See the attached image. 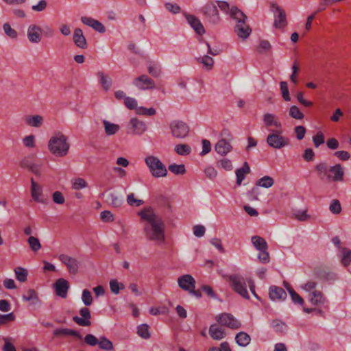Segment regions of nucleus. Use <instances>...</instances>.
<instances>
[{"label":"nucleus","instance_id":"1","mask_svg":"<svg viewBox=\"0 0 351 351\" xmlns=\"http://www.w3.org/2000/svg\"><path fill=\"white\" fill-rule=\"evenodd\" d=\"M146 221L144 226L145 237L148 240L160 244L165 241V224L162 219L152 210H145L139 213Z\"/></svg>","mask_w":351,"mask_h":351},{"label":"nucleus","instance_id":"2","mask_svg":"<svg viewBox=\"0 0 351 351\" xmlns=\"http://www.w3.org/2000/svg\"><path fill=\"white\" fill-rule=\"evenodd\" d=\"M230 17L237 22L234 27V32L238 36L243 39L247 38L252 32L251 28L245 23L247 16L237 7H232L230 10Z\"/></svg>","mask_w":351,"mask_h":351},{"label":"nucleus","instance_id":"3","mask_svg":"<svg viewBox=\"0 0 351 351\" xmlns=\"http://www.w3.org/2000/svg\"><path fill=\"white\" fill-rule=\"evenodd\" d=\"M67 141V137L59 132L49 139L48 149L53 155L63 157L67 154L70 147Z\"/></svg>","mask_w":351,"mask_h":351},{"label":"nucleus","instance_id":"4","mask_svg":"<svg viewBox=\"0 0 351 351\" xmlns=\"http://www.w3.org/2000/svg\"><path fill=\"white\" fill-rule=\"evenodd\" d=\"M145 162L151 173L155 178L166 177L168 171L166 166L156 156H148L145 158Z\"/></svg>","mask_w":351,"mask_h":351},{"label":"nucleus","instance_id":"5","mask_svg":"<svg viewBox=\"0 0 351 351\" xmlns=\"http://www.w3.org/2000/svg\"><path fill=\"white\" fill-rule=\"evenodd\" d=\"M228 278L231 288L243 298L249 300L250 295L244 278L239 274L230 275Z\"/></svg>","mask_w":351,"mask_h":351},{"label":"nucleus","instance_id":"6","mask_svg":"<svg viewBox=\"0 0 351 351\" xmlns=\"http://www.w3.org/2000/svg\"><path fill=\"white\" fill-rule=\"evenodd\" d=\"M84 342L90 346H98L105 351H112L114 346L112 342L104 336L97 338L94 335L88 334L84 339Z\"/></svg>","mask_w":351,"mask_h":351},{"label":"nucleus","instance_id":"7","mask_svg":"<svg viewBox=\"0 0 351 351\" xmlns=\"http://www.w3.org/2000/svg\"><path fill=\"white\" fill-rule=\"evenodd\" d=\"M172 136L177 138H184L189 132V125L181 120H173L169 124Z\"/></svg>","mask_w":351,"mask_h":351},{"label":"nucleus","instance_id":"8","mask_svg":"<svg viewBox=\"0 0 351 351\" xmlns=\"http://www.w3.org/2000/svg\"><path fill=\"white\" fill-rule=\"evenodd\" d=\"M267 143L274 149H280L289 145V139L280 132H272L266 138Z\"/></svg>","mask_w":351,"mask_h":351},{"label":"nucleus","instance_id":"9","mask_svg":"<svg viewBox=\"0 0 351 351\" xmlns=\"http://www.w3.org/2000/svg\"><path fill=\"white\" fill-rule=\"evenodd\" d=\"M202 12L210 23L217 24L220 21V16L217 6L213 1L206 3L202 8Z\"/></svg>","mask_w":351,"mask_h":351},{"label":"nucleus","instance_id":"10","mask_svg":"<svg viewBox=\"0 0 351 351\" xmlns=\"http://www.w3.org/2000/svg\"><path fill=\"white\" fill-rule=\"evenodd\" d=\"M271 11L274 14V25L276 28H283L287 25V16L285 10L276 3L271 5Z\"/></svg>","mask_w":351,"mask_h":351},{"label":"nucleus","instance_id":"11","mask_svg":"<svg viewBox=\"0 0 351 351\" xmlns=\"http://www.w3.org/2000/svg\"><path fill=\"white\" fill-rule=\"evenodd\" d=\"M216 320L222 326L231 329H238L241 326V322L230 313H221L216 316Z\"/></svg>","mask_w":351,"mask_h":351},{"label":"nucleus","instance_id":"12","mask_svg":"<svg viewBox=\"0 0 351 351\" xmlns=\"http://www.w3.org/2000/svg\"><path fill=\"white\" fill-rule=\"evenodd\" d=\"M147 129L146 123L137 118H132L127 125V132L133 135H142Z\"/></svg>","mask_w":351,"mask_h":351},{"label":"nucleus","instance_id":"13","mask_svg":"<svg viewBox=\"0 0 351 351\" xmlns=\"http://www.w3.org/2000/svg\"><path fill=\"white\" fill-rule=\"evenodd\" d=\"M59 259L66 266L70 274H75L77 273L80 267V262L76 258L66 254H60L59 256Z\"/></svg>","mask_w":351,"mask_h":351},{"label":"nucleus","instance_id":"14","mask_svg":"<svg viewBox=\"0 0 351 351\" xmlns=\"http://www.w3.org/2000/svg\"><path fill=\"white\" fill-rule=\"evenodd\" d=\"M133 84L141 90L153 89L155 88L154 81L146 75H141L136 77Z\"/></svg>","mask_w":351,"mask_h":351},{"label":"nucleus","instance_id":"15","mask_svg":"<svg viewBox=\"0 0 351 351\" xmlns=\"http://www.w3.org/2000/svg\"><path fill=\"white\" fill-rule=\"evenodd\" d=\"M41 32L42 29L38 25L31 24L27 30L28 40L33 44L39 43L42 39Z\"/></svg>","mask_w":351,"mask_h":351},{"label":"nucleus","instance_id":"16","mask_svg":"<svg viewBox=\"0 0 351 351\" xmlns=\"http://www.w3.org/2000/svg\"><path fill=\"white\" fill-rule=\"evenodd\" d=\"M80 317L74 316L73 317V322L81 326H89L91 325L90 318V311L86 307H82L80 309Z\"/></svg>","mask_w":351,"mask_h":351},{"label":"nucleus","instance_id":"17","mask_svg":"<svg viewBox=\"0 0 351 351\" xmlns=\"http://www.w3.org/2000/svg\"><path fill=\"white\" fill-rule=\"evenodd\" d=\"M330 166L326 162H320L315 165V170L317 173V177L320 180L324 182H329Z\"/></svg>","mask_w":351,"mask_h":351},{"label":"nucleus","instance_id":"18","mask_svg":"<svg viewBox=\"0 0 351 351\" xmlns=\"http://www.w3.org/2000/svg\"><path fill=\"white\" fill-rule=\"evenodd\" d=\"M53 287L57 295L62 298H65L67 296V292L69 289V283L64 278L58 279L53 284Z\"/></svg>","mask_w":351,"mask_h":351},{"label":"nucleus","instance_id":"19","mask_svg":"<svg viewBox=\"0 0 351 351\" xmlns=\"http://www.w3.org/2000/svg\"><path fill=\"white\" fill-rule=\"evenodd\" d=\"M329 173L330 177L329 182L343 181L344 170L340 164L330 166Z\"/></svg>","mask_w":351,"mask_h":351},{"label":"nucleus","instance_id":"20","mask_svg":"<svg viewBox=\"0 0 351 351\" xmlns=\"http://www.w3.org/2000/svg\"><path fill=\"white\" fill-rule=\"evenodd\" d=\"M178 283L179 287L185 291L192 290L193 288H195V280L189 274H185L179 277Z\"/></svg>","mask_w":351,"mask_h":351},{"label":"nucleus","instance_id":"21","mask_svg":"<svg viewBox=\"0 0 351 351\" xmlns=\"http://www.w3.org/2000/svg\"><path fill=\"white\" fill-rule=\"evenodd\" d=\"M73 40L75 45L80 49H86L88 43L83 32L80 28H75L73 35Z\"/></svg>","mask_w":351,"mask_h":351},{"label":"nucleus","instance_id":"22","mask_svg":"<svg viewBox=\"0 0 351 351\" xmlns=\"http://www.w3.org/2000/svg\"><path fill=\"white\" fill-rule=\"evenodd\" d=\"M187 22L189 23L191 27L195 30V32L199 34L202 35L205 32L204 27L202 24L201 21L195 16L188 14L186 16Z\"/></svg>","mask_w":351,"mask_h":351},{"label":"nucleus","instance_id":"23","mask_svg":"<svg viewBox=\"0 0 351 351\" xmlns=\"http://www.w3.org/2000/svg\"><path fill=\"white\" fill-rule=\"evenodd\" d=\"M42 195V186L37 184L33 178H31V195L33 199L37 202L43 203Z\"/></svg>","mask_w":351,"mask_h":351},{"label":"nucleus","instance_id":"24","mask_svg":"<svg viewBox=\"0 0 351 351\" xmlns=\"http://www.w3.org/2000/svg\"><path fill=\"white\" fill-rule=\"evenodd\" d=\"M269 298L271 300H285L287 298L285 291L279 287L271 286L269 288Z\"/></svg>","mask_w":351,"mask_h":351},{"label":"nucleus","instance_id":"25","mask_svg":"<svg viewBox=\"0 0 351 351\" xmlns=\"http://www.w3.org/2000/svg\"><path fill=\"white\" fill-rule=\"evenodd\" d=\"M250 172V167L247 162H245L243 166L237 169L235 171L237 176V184L240 186L242 181L245 179V175Z\"/></svg>","mask_w":351,"mask_h":351},{"label":"nucleus","instance_id":"26","mask_svg":"<svg viewBox=\"0 0 351 351\" xmlns=\"http://www.w3.org/2000/svg\"><path fill=\"white\" fill-rule=\"evenodd\" d=\"M263 121L266 127L275 126L277 128H280L282 126L276 115L271 113L265 114L263 117Z\"/></svg>","mask_w":351,"mask_h":351},{"label":"nucleus","instance_id":"27","mask_svg":"<svg viewBox=\"0 0 351 351\" xmlns=\"http://www.w3.org/2000/svg\"><path fill=\"white\" fill-rule=\"evenodd\" d=\"M232 149L230 143L224 139L219 140L215 145V150L220 155H226Z\"/></svg>","mask_w":351,"mask_h":351},{"label":"nucleus","instance_id":"28","mask_svg":"<svg viewBox=\"0 0 351 351\" xmlns=\"http://www.w3.org/2000/svg\"><path fill=\"white\" fill-rule=\"evenodd\" d=\"M209 335L215 340H221L226 337L224 330L218 327L216 324H212L210 326Z\"/></svg>","mask_w":351,"mask_h":351},{"label":"nucleus","instance_id":"29","mask_svg":"<svg viewBox=\"0 0 351 351\" xmlns=\"http://www.w3.org/2000/svg\"><path fill=\"white\" fill-rule=\"evenodd\" d=\"M308 299L310 302L313 305L323 304L326 301L322 292L317 290L312 291L309 294Z\"/></svg>","mask_w":351,"mask_h":351},{"label":"nucleus","instance_id":"30","mask_svg":"<svg viewBox=\"0 0 351 351\" xmlns=\"http://www.w3.org/2000/svg\"><path fill=\"white\" fill-rule=\"evenodd\" d=\"M236 343L241 347H245L251 341L250 336L245 332H239L235 336Z\"/></svg>","mask_w":351,"mask_h":351},{"label":"nucleus","instance_id":"31","mask_svg":"<svg viewBox=\"0 0 351 351\" xmlns=\"http://www.w3.org/2000/svg\"><path fill=\"white\" fill-rule=\"evenodd\" d=\"M53 335L55 336H74L78 339H82V336L77 331L69 328H57L53 331Z\"/></svg>","mask_w":351,"mask_h":351},{"label":"nucleus","instance_id":"32","mask_svg":"<svg viewBox=\"0 0 351 351\" xmlns=\"http://www.w3.org/2000/svg\"><path fill=\"white\" fill-rule=\"evenodd\" d=\"M103 123L104 125L105 133L108 136L114 135L120 130L119 125L110 123L107 120H104Z\"/></svg>","mask_w":351,"mask_h":351},{"label":"nucleus","instance_id":"33","mask_svg":"<svg viewBox=\"0 0 351 351\" xmlns=\"http://www.w3.org/2000/svg\"><path fill=\"white\" fill-rule=\"evenodd\" d=\"M271 325L274 331L277 333L283 334L287 330V324L280 319H276L272 320Z\"/></svg>","mask_w":351,"mask_h":351},{"label":"nucleus","instance_id":"34","mask_svg":"<svg viewBox=\"0 0 351 351\" xmlns=\"http://www.w3.org/2000/svg\"><path fill=\"white\" fill-rule=\"evenodd\" d=\"M251 239L254 247L257 250L260 251L267 250V243L263 237L259 236H253Z\"/></svg>","mask_w":351,"mask_h":351},{"label":"nucleus","instance_id":"35","mask_svg":"<svg viewBox=\"0 0 351 351\" xmlns=\"http://www.w3.org/2000/svg\"><path fill=\"white\" fill-rule=\"evenodd\" d=\"M25 122L29 126L38 128L43 124V118L40 115L27 116Z\"/></svg>","mask_w":351,"mask_h":351},{"label":"nucleus","instance_id":"36","mask_svg":"<svg viewBox=\"0 0 351 351\" xmlns=\"http://www.w3.org/2000/svg\"><path fill=\"white\" fill-rule=\"evenodd\" d=\"M284 284H285V287L287 288V289L291 298L293 302H294L295 304L302 305L304 302L303 298L300 295H299L294 291V289L289 286V285L288 283L285 282Z\"/></svg>","mask_w":351,"mask_h":351},{"label":"nucleus","instance_id":"37","mask_svg":"<svg viewBox=\"0 0 351 351\" xmlns=\"http://www.w3.org/2000/svg\"><path fill=\"white\" fill-rule=\"evenodd\" d=\"M274 180L269 176H265L258 179L256 182V185L257 186L263 187L266 189L270 188L274 185Z\"/></svg>","mask_w":351,"mask_h":351},{"label":"nucleus","instance_id":"38","mask_svg":"<svg viewBox=\"0 0 351 351\" xmlns=\"http://www.w3.org/2000/svg\"><path fill=\"white\" fill-rule=\"evenodd\" d=\"M147 71L154 77H158L161 74L160 65L152 62L148 63Z\"/></svg>","mask_w":351,"mask_h":351},{"label":"nucleus","instance_id":"39","mask_svg":"<svg viewBox=\"0 0 351 351\" xmlns=\"http://www.w3.org/2000/svg\"><path fill=\"white\" fill-rule=\"evenodd\" d=\"M108 201L112 206L119 208L122 205L123 199L114 193H110L108 195Z\"/></svg>","mask_w":351,"mask_h":351},{"label":"nucleus","instance_id":"40","mask_svg":"<svg viewBox=\"0 0 351 351\" xmlns=\"http://www.w3.org/2000/svg\"><path fill=\"white\" fill-rule=\"evenodd\" d=\"M99 78V82L105 90H108L111 86V81L109 77L104 74V72L99 71L97 73Z\"/></svg>","mask_w":351,"mask_h":351},{"label":"nucleus","instance_id":"41","mask_svg":"<svg viewBox=\"0 0 351 351\" xmlns=\"http://www.w3.org/2000/svg\"><path fill=\"white\" fill-rule=\"evenodd\" d=\"M197 61L202 63L207 70L212 69L214 64V60L213 58L205 55L202 58H197Z\"/></svg>","mask_w":351,"mask_h":351},{"label":"nucleus","instance_id":"42","mask_svg":"<svg viewBox=\"0 0 351 351\" xmlns=\"http://www.w3.org/2000/svg\"><path fill=\"white\" fill-rule=\"evenodd\" d=\"M24 301H31L33 304L38 302V297L34 289H29L25 294L23 295Z\"/></svg>","mask_w":351,"mask_h":351},{"label":"nucleus","instance_id":"43","mask_svg":"<svg viewBox=\"0 0 351 351\" xmlns=\"http://www.w3.org/2000/svg\"><path fill=\"white\" fill-rule=\"evenodd\" d=\"M149 328V327L147 324H141L137 327V334L143 339H149L150 337Z\"/></svg>","mask_w":351,"mask_h":351},{"label":"nucleus","instance_id":"44","mask_svg":"<svg viewBox=\"0 0 351 351\" xmlns=\"http://www.w3.org/2000/svg\"><path fill=\"white\" fill-rule=\"evenodd\" d=\"M27 242L29 243L30 249L34 252H37L39 250H40L41 244L38 238L33 236H30L27 239Z\"/></svg>","mask_w":351,"mask_h":351},{"label":"nucleus","instance_id":"45","mask_svg":"<svg viewBox=\"0 0 351 351\" xmlns=\"http://www.w3.org/2000/svg\"><path fill=\"white\" fill-rule=\"evenodd\" d=\"M109 284L111 292L115 295L119 294L120 290H122L125 288L124 285L123 283L119 282L116 279L111 280Z\"/></svg>","mask_w":351,"mask_h":351},{"label":"nucleus","instance_id":"46","mask_svg":"<svg viewBox=\"0 0 351 351\" xmlns=\"http://www.w3.org/2000/svg\"><path fill=\"white\" fill-rule=\"evenodd\" d=\"M14 273L19 281L24 282L27 280V271L24 268L21 267H16L14 269Z\"/></svg>","mask_w":351,"mask_h":351},{"label":"nucleus","instance_id":"47","mask_svg":"<svg viewBox=\"0 0 351 351\" xmlns=\"http://www.w3.org/2000/svg\"><path fill=\"white\" fill-rule=\"evenodd\" d=\"M72 187L75 190H80L87 187L88 184L84 178H77L71 181Z\"/></svg>","mask_w":351,"mask_h":351},{"label":"nucleus","instance_id":"48","mask_svg":"<svg viewBox=\"0 0 351 351\" xmlns=\"http://www.w3.org/2000/svg\"><path fill=\"white\" fill-rule=\"evenodd\" d=\"M4 33L6 36L12 39H16L18 37L17 32L12 29L8 23H5L3 25Z\"/></svg>","mask_w":351,"mask_h":351},{"label":"nucleus","instance_id":"49","mask_svg":"<svg viewBox=\"0 0 351 351\" xmlns=\"http://www.w3.org/2000/svg\"><path fill=\"white\" fill-rule=\"evenodd\" d=\"M169 170L175 175H182L186 172L184 165L172 164L169 166Z\"/></svg>","mask_w":351,"mask_h":351},{"label":"nucleus","instance_id":"50","mask_svg":"<svg viewBox=\"0 0 351 351\" xmlns=\"http://www.w3.org/2000/svg\"><path fill=\"white\" fill-rule=\"evenodd\" d=\"M289 116L295 119H302L304 118L303 113L300 111L299 108L296 106H292L289 108Z\"/></svg>","mask_w":351,"mask_h":351},{"label":"nucleus","instance_id":"51","mask_svg":"<svg viewBox=\"0 0 351 351\" xmlns=\"http://www.w3.org/2000/svg\"><path fill=\"white\" fill-rule=\"evenodd\" d=\"M217 166L226 171H231L233 168L232 162L228 158H222L217 161Z\"/></svg>","mask_w":351,"mask_h":351},{"label":"nucleus","instance_id":"52","mask_svg":"<svg viewBox=\"0 0 351 351\" xmlns=\"http://www.w3.org/2000/svg\"><path fill=\"white\" fill-rule=\"evenodd\" d=\"M127 203L131 206L138 207L143 205L144 202L142 199L135 198L134 194L132 193L127 196Z\"/></svg>","mask_w":351,"mask_h":351},{"label":"nucleus","instance_id":"53","mask_svg":"<svg viewBox=\"0 0 351 351\" xmlns=\"http://www.w3.org/2000/svg\"><path fill=\"white\" fill-rule=\"evenodd\" d=\"M175 150L178 154L185 156L191 153V149L186 144H179L176 147Z\"/></svg>","mask_w":351,"mask_h":351},{"label":"nucleus","instance_id":"54","mask_svg":"<svg viewBox=\"0 0 351 351\" xmlns=\"http://www.w3.org/2000/svg\"><path fill=\"white\" fill-rule=\"evenodd\" d=\"M341 263L344 266H348L351 263V250L348 248H343Z\"/></svg>","mask_w":351,"mask_h":351},{"label":"nucleus","instance_id":"55","mask_svg":"<svg viewBox=\"0 0 351 351\" xmlns=\"http://www.w3.org/2000/svg\"><path fill=\"white\" fill-rule=\"evenodd\" d=\"M82 300L85 306H90L93 303L91 292L88 289H84L82 294Z\"/></svg>","mask_w":351,"mask_h":351},{"label":"nucleus","instance_id":"56","mask_svg":"<svg viewBox=\"0 0 351 351\" xmlns=\"http://www.w3.org/2000/svg\"><path fill=\"white\" fill-rule=\"evenodd\" d=\"M156 113L154 108H146L145 107H138L136 108V114L143 116H153Z\"/></svg>","mask_w":351,"mask_h":351},{"label":"nucleus","instance_id":"57","mask_svg":"<svg viewBox=\"0 0 351 351\" xmlns=\"http://www.w3.org/2000/svg\"><path fill=\"white\" fill-rule=\"evenodd\" d=\"M280 90H281L282 96L283 99L286 101H289L291 100V97L289 95V91L287 83L286 82H281L280 83Z\"/></svg>","mask_w":351,"mask_h":351},{"label":"nucleus","instance_id":"58","mask_svg":"<svg viewBox=\"0 0 351 351\" xmlns=\"http://www.w3.org/2000/svg\"><path fill=\"white\" fill-rule=\"evenodd\" d=\"M293 215L295 219L301 221H306L309 218V215L307 214L306 210H295Z\"/></svg>","mask_w":351,"mask_h":351},{"label":"nucleus","instance_id":"59","mask_svg":"<svg viewBox=\"0 0 351 351\" xmlns=\"http://www.w3.org/2000/svg\"><path fill=\"white\" fill-rule=\"evenodd\" d=\"M330 211L333 214H339L341 211V204L339 200H333L329 207Z\"/></svg>","mask_w":351,"mask_h":351},{"label":"nucleus","instance_id":"60","mask_svg":"<svg viewBox=\"0 0 351 351\" xmlns=\"http://www.w3.org/2000/svg\"><path fill=\"white\" fill-rule=\"evenodd\" d=\"M100 218L102 221L107 223L112 222L114 219L113 214L109 210L102 211L100 213Z\"/></svg>","mask_w":351,"mask_h":351},{"label":"nucleus","instance_id":"61","mask_svg":"<svg viewBox=\"0 0 351 351\" xmlns=\"http://www.w3.org/2000/svg\"><path fill=\"white\" fill-rule=\"evenodd\" d=\"M313 141L315 147H319L324 143V136L322 132H318L316 135L313 137Z\"/></svg>","mask_w":351,"mask_h":351},{"label":"nucleus","instance_id":"62","mask_svg":"<svg viewBox=\"0 0 351 351\" xmlns=\"http://www.w3.org/2000/svg\"><path fill=\"white\" fill-rule=\"evenodd\" d=\"M215 3L217 6H218L220 10L226 14H229L230 15V5L228 2L224 1H216Z\"/></svg>","mask_w":351,"mask_h":351},{"label":"nucleus","instance_id":"63","mask_svg":"<svg viewBox=\"0 0 351 351\" xmlns=\"http://www.w3.org/2000/svg\"><path fill=\"white\" fill-rule=\"evenodd\" d=\"M124 104H125V106L130 110H132V109L136 110V108H138V107H137L136 99L133 97H125Z\"/></svg>","mask_w":351,"mask_h":351},{"label":"nucleus","instance_id":"64","mask_svg":"<svg viewBox=\"0 0 351 351\" xmlns=\"http://www.w3.org/2000/svg\"><path fill=\"white\" fill-rule=\"evenodd\" d=\"M209 351H231L229 343L226 341L221 343L219 348L213 347Z\"/></svg>","mask_w":351,"mask_h":351}]
</instances>
